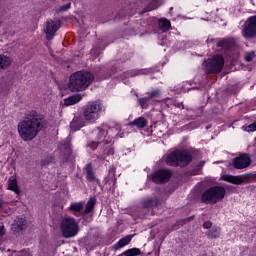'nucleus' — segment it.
<instances>
[{
    "instance_id": "obj_31",
    "label": "nucleus",
    "mask_w": 256,
    "mask_h": 256,
    "mask_svg": "<svg viewBox=\"0 0 256 256\" xmlns=\"http://www.w3.org/2000/svg\"><path fill=\"white\" fill-rule=\"evenodd\" d=\"M69 9H71V3L60 6L57 13H65V11H69Z\"/></svg>"
},
{
    "instance_id": "obj_11",
    "label": "nucleus",
    "mask_w": 256,
    "mask_h": 256,
    "mask_svg": "<svg viewBox=\"0 0 256 256\" xmlns=\"http://www.w3.org/2000/svg\"><path fill=\"white\" fill-rule=\"evenodd\" d=\"M251 165V156L249 154H242L233 159V167L235 169H247Z\"/></svg>"
},
{
    "instance_id": "obj_22",
    "label": "nucleus",
    "mask_w": 256,
    "mask_h": 256,
    "mask_svg": "<svg viewBox=\"0 0 256 256\" xmlns=\"http://www.w3.org/2000/svg\"><path fill=\"white\" fill-rule=\"evenodd\" d=\"M217 46L223 47V49H231L232 47L235 46V42L233 41V39L228 38V39L218 41Z\"/></svg>"
},
{
    "instance_id": "obj_18",
    "label": "nucleus",
    "mask_w": 256,
    "mask_h": 256,
    "mask_svg": "<svg viewBox=\"0 0 256 256\" xmlns=\"http://www.w3.org/2000/svg\"><path fill=\"white\" fill-rule=\"evenodd\" d=\"M8 191H13V193H16V195H19L21 193V190H19V185L17 184V180L15 178H9L8 179Z\"/></svg>"
},
{
    "instance_id": "obj_4",
    "label": "nucleus",
    "mask_w": 256,
    "mask_h": 256,
    "mask_svg": "<svg viewBox=\"0 0 256 256\" xmlns=\"http://www.w3.org/2000/svg\"><path fill=\"white\" fill-rule=\"evenodd\" d=\"M193 161V156L187 150H175L166 158L167 165L172 167H187Z\"/></svg>"
},
{
    "instance_id": "obj_40",
    "label": "nucleus",
    "mask_w": 256,
    "mask_h": 256,
    "mask_svg": "<svg viewBox=\"0 0 256 256\" xmlns=\"http://www.w3.org/2000/svg\"><path fill=\"white\" fill-rule=\"evenodd\" d=\"M178 107H183V103L178 104Z\"/></svg>"
},
{
    "instance_id": "obj_30",
    "label": "nucleus",
    "mask_w": 256,
    "mask_h": 256,
    "mask_svg": "<svg viewBox=\"0 0 256 256\" xmlns=\"http://www.w3.org/2000/svg\"><path fill=\"white\" fill-rule=\"evenodd\" d=\"M86 179H88V181H95V173H93L90 166L87 167Z\"/></svg>"
},
{
    "instance_id": "obj_37",
    "label": "nucleus",
    "mask_w": 256,
    "mask_h": 256,
    "mask_svg": "<svg viewBox=\"0 0 256 256\" xmlns=\"http://www.w3.org/2000/svg\"><path fill=\"white\" fill-rule=\"evenodd\" d=\"M5 235V226L1 225L0 226V237H3Z\"/></svg>"
},
{
    "instance_id": "obj_34",
    "label": "nucleus",
    "mask_w": 256,
    "mask_h": 256,
    "mask_svg": "<svg viewBox=\"0 0 256 256\" xmlns=\"http://www.w3.org/2000/svg\"><path fill=\"white\" fill-rule=\"evenodd\" d=\"M159 95H161V91H159V90H153V91L150 93L149 98H150V99H153V98H155V97H159Z\"/></svg>"
},
{
    "instance_id": "obj_41",
    "label": "nucleus",
    "mask_w": 256,
    "mask_h": 256,
    "mask_svg": "<svg viewBox=\"0 0 256 256\" xmlns=\"http://www.w3.org/2000/svg\"><path fill=\"white\" fill-rule=\"evenodd\" d=\"M153 9H157V7H153V8H151V10H153Z\"/></svg>"
},
{
    "instance_id": "obj_13",
    "label": "nucleus",
    "mask_w": 256,
    "mask_h": 256,
    "mask_svg": "<svg viewBox=\"0 0 256 256\" xmlns=\"http://www.w3.org/2000/svg\"><path fill=\"white\" fill-rule=\"evenodd\" d=\"M14 233H19V231H24L27 229V221L24 218H16L11 226Z\"/></svg>"
},
{
    "instance_id": "obj_2",
    "label": "nucleus",
    "mask_w": 256,
    "mask_h": 256,
    "mask_svg": "<svg viewBox=\"0 0 256 256\" xmlns=\"http://www.w3.org/2000/svg\"><path fill=\"white\" fill-rule=\"evenodd\" d=\"M95 79V76L91 74V72H83L78 71L75 72L70 76V80L68 83V89L72 92H79V91H85L91 83H93V80Z\"/></svg>"
},
{
    "instance_id": "obj_15",
    "label": "nucleus",
    "mask_w": 256,
    "mask_h": 256,
    "mask_svg": "<svg viewBox=\"0 0 256 256\" xmlns=\"http://www.w3.org/2000/svg\"><path fill=\"white\" fill-rule=\"evenodd\" d=\"M148 121L145 117H138L136 119H134L132 122H130V125L132 127H137L138 129H145V127H147L148 125Z\"/></svg>"
},
{
    "instance_id": "obj_26",
    "label": "nucleus",
    "mask_w": 256,
    "mask_h": 256,
    "mask_svg": "<svg viewBox=\"0 0 256 256\" xmlns=\"http://www.w3.org/2000/svg\"><path fill=\"white\" fill-rule=\"evenodd\" d=\"M143 205H144V207H146V209H151L152 207L157 206V200H153L151 198H148L144 201Z\"/></svg>"
},
{
    "instance_id": "obj_12",
    "label": "nucleus",
    "mask_w": 256,
    "mask_h": 256,
    "mask_svg": "<svg viewBox=\"0 0 256 256\" xmlns=\"http://www.w3.org/2000/svg\"><path fill=\"white\" fill-rule=\"evenodd\" d=\"M249 179V174H245L242 176H233V175H224L223 180L227 181L228 183H233V185H241L244 181Z\"/></svg>"
},
{
    "instance_id": "obj_17",
    "label": "nucleus",
    "mask_w": 256,
    "mask_h": 256,
    "mask_svg": "<svg viewBox=\"0 0 256 256\" xmlns=\"http://www.w3.org/2000/svg\"><path fill=\"white\" fill-rule=\"evenodd\" d=\"M81 99H83L81 94L72 95V96H70V97H68L67 99L64 100V105L66 107H69L71 105H75L76 103H79V101H81Z\"/></svg>"
},
{
    "instance_id": "obj_23",
    "label": "nucleus",
    "mask_w": 256,
    "mask_h": 256,
    "mask_svg": "<svg viewBox=\"0 0 256 256\" xmlns=\"http://www.w3.org/2000/svg\"><path fill=\"white\" fill-rule=\"evenodd\" d=\"M96 135H98V141L100 143H103L104 141H107L105 139H107V128H98L96 131H95Z\"/></svg>"
},
{
    "instance_id": "obj_16",
    "label": "nucleus",
    "mask_w": 256,
    "mask_h": 256,
    "mask_svg": "<svg viewBox=\"0 0 256 256\" xmlns=\"http://www.w3.org/2000/svg\"><path fill=\"white\" fill-rule=\"evenodd\" d=\"M208 239H219L221 237V227L213 226L206 232Z\"/></svg>"
},
{
    "instance_id": "obj_14",
    "label": "nucleus",
    "mask_w": 256,
    "mask_h": 256,
    "mask_svg": "<svg viewBox=\"0 0 256 256\" xmlns=\"http://www.w3.org/2000/svg\"><path fill=\"white\" fill-rule=\"evenodd\" d=\"M13 64V58L5 54H0V69L5 70L9 69Z\"/></svg>"
},
{
    "instance_id": "obj_25",
    "label": "nucleus",
    "mask_w": 256,
    "mask_h": 256,
    "mask_svg": "<svg viewBox=\"0 0 256 256\" xmlns=\"http://www.w3.org/2000/svg\"><path fill=\"white\" fill-rule=\"evenodd\" d=\"M140 254L141 250L139 248H131L122 253L125 256H138Z\"/></svg>"
},
{
    "instance_id": "obj_32",
    "label": "nucleus",
    "mask_w": 256,
    "mask_h": 256,
    "mask_svg": "<svg viewBox=\"0 0 256 256\" xmlns=\"http://www.w3.org/2000/svg\"><path fill=\"white\" fill-rule=\"evenodd\" d=\"M63 147L65 148L66 153H68V155H71V140L69 138L65 141Z\"/></svg>"
},
{
    "instance_id": "obj_21",
    "label": "nucleus",
    "mask_w": 256,
    "mask_h": 256,
    "mask_svg": "<svg viewBox=\"0 0 256 256\" xmlns=\"http://www.w3.org/2000/svg\"><path fill=\"white\" fill-rule=\"evenodd\" d=\"M158 27L160 31H163L165 33L169 31V29H171V22L165 18H162L158 20Z\"/></svg>"
},
{
    "instance_id": "obj_38",
    "label": "nucleus",
    "mask_w": 256,
    "mask_h": 256,
    "mask_svg": "<svg viewBox=\"0 0 256 256\" xmlns=\"http://www.w3.org/2000/svg\"><path fill=\"white\" fill-rule=\"evenodd\" d=\"M145 73V71H143V70H139V71H137V73L136 74H134V75H143Z\"/></svg>"
},
{
    "instance_id": "obj_24",
    "label": "nucleus",
    "mask_w": 256,
    "mask_h": 256,
    "mask_svg": "<svg viewBox=\"0 0 256 256\" xmlns=\"http://www.w3.org/2000/svg\"><path fill=\"white\" fill-rule=\"evenodd\" d=\"M97 203V200L95 198H90L85 206L84 213L85 215H89L93 209H95V205Z\"/></svg>"
},
{
    "instance_id": "obj_9",
    "label": "nucleus",
    "mask_w": 256,
    "mask_h": 256,
    "mask_svg": "<svg viewBox=\"0 0 256 256\" xmlns=\"http://www.w3.org/2000/svg\"><path fill=\"white\" fill-rule=\"evenodd\" d=\"M60 28H61V21L48 20L46 22V27L44 29L46 39H48V41H51V39L55 37V33H57V31H59Z\"/></svg>"
},
{
    "instance_id": "obj_3",
    "label": "nucleus",
    "mask_w": 256,
    "mask_h": 256,
    "mask_svg": "<svg viewBox=\"0 0 256 256\" xmlns=\"http://www.w3.org/2000/svg\"><path fill=\"white\" fill-rule=\"evenodd\" d=\"M60 231L64 239H73V237L79 235L81 227L77 219L71 216H65L60 222Z\"/></svg>"
},
{
    "instance_id": "obj_20",
    "label": "nucleus",
    "mask_w": 256,
    "mask_h": 256,
    "mask_svg": "<svg viewBox=\"0 0 256 256\" xmlns=\"http://www.w3.org/2000/svg\"><path fill=\"white\" fill-rule=\"evenodd\" d=\"M131 239H133V235L125 236L115 244L114 249H122V247L129 245V243H131Z\"/></svg>"
},
{
    "instance_id": "obj_39",
    "label": "nucleus",
    "mask_w": 256,
    "mask_h": 256,
    "mask_svg": "<svg viewBox=\"0 0 256 256\" xmlns=\"http://www.w3.org/2000/svg\"><path fill=\"white\" fill-rule=\"evenodd\" d=\"M3 207V200H0V209Z\"/></svg>"
},
{
    "instance_id": "obj_10",
    "label": "nucleus",
    "mask_w": 256,
    "mask_h": 256,
    "mask_svg": "<svg viewBox=\"0 0 256 256\" xmlns=\"http://www.w3.org/2000/svg\"><path fill=\"white\" fill-rule=\"evenodd\" d=\"M173 173L169 169H160L151 175L153 183H167Z\"/></svg>"
},
{
    "instance_id": "obj_19",
    "label": "nucleus",
    "mask_w": 256,
    "mask_h": 256,
    "mask_svg": "<svg viewBox=\"0 0 256 256\" xmlns=\"http://www.w3.org/2000/svg\"><path fill=\"white\" fill-rule=\"evenodd\" d=\"M85 206L84 202H73L69 206V211H72L74 215H77V213H81L83 211V207Z\"/></svg>"
},
{
    "instance_id": "obj_35",
    "label": "nucleus",
    "mask_w": 256,
    "mask_h": 256,
    "mask_svg": "<svg viewBox=\"0 0 256 256\" xmlns=\"http://www.w3.org/2000/svg\"><path fill=\"white\" fill-rule=\"evenodd\" d=\"M88 147H90V149H92V151H95V149H96L97 147H99V142L93 141V142H91V143L88 145Z\"/></svg>"
},
{
    "instance_id": "obj_36",
    "label": "nucleus",
    "mask_w": 256,
    "mask_h": 256,
    "mask_svg": "<svg viewBox=\"0 0 256 256\" xmlns=\"http://www.w3.org/2000/svg\"><path fill=\"white\" fill-rule=\"evenodd\" d=\"M212 223H211V221H206V222H204L203 223V228L204 229H212L211 227H212Z\"/></svg>"
},
{
    "instance_id": "obj_6",
    "label": "nucleus",
    "mask_w": 256,
    "mask_h": 256,
    "mask_svg": "<svg viewBox=\"0 0 256 256\" xmlns=\"http://www.w3.org/2000/svg\"><path fill=\"white\" fill-rule=\"evenodd\" d=\"M103 104L99 101H94L88 103L83 111V119L88 123H95L99 117H101V113H103Z\"/></svg>"
},
{
    "instance_id": "obj_5",
    "label": "nucleus",
    "mask_w": 256,
    "mask_h": 256,
    "mask_svg": "<svg viewBox=\"0 0 256 256\" xmlns=\"http://www.w3.org/2000/svg\"><path fill=\"white\" fill-rule=\"evenodd\" d=\"M225 193L227 192L223 187L213 186L202 193L201 202L206 205H215L222 199H225Z\"/></svg>"
},
{
    "instance_id": "obj_28",
    "label": "nucleus",
    "mask_w": 256,
    "mask_h": 256,
    "mask_svg": "<svg viewBox=\"0 0 256 256\" xmlns=\"http://www.w3.org/2000/svg\"><path fill=\"white\" fill-rule=\"evenodd\" d=\"M151 98H140L139 99V103H140V107H142V109H147L149 107V100Z\"/></svg>"
},
{
    "instance_id": "obj_1",
    "label": "nucleus",
    "mask_w": 256,
    "mask_h": 256,
    "mask_svg": "<svg viewBox=\"0 0 256 256\" xmlns=\"http://www.w3.org/2000/svg\"><path fill=\"white\" fill-rule=\"evenodd\" d=\"M41 129H43V115L33 110L27 112L17 125L18 135L22 141H33Z\"/></svg>"
},
{
    "instance_id": "obj_8",
    "label": "nucleus",
    "mask_w": 256,
    "mask_h": 256,
    "mask_svg": "<svg viewBox=\"0 0 256 256\" xmlns=\"http://www.w3.org/2000/svg\"><path fill=\"white\" fill-rule=\"evenodd\" d=\"M242 37L245 39H254L256 37V15L249 17L243 26Z\"/></svg>"
},
{
    "instance_id": "obj_7",
    "label": "nucleus",
    "mask_w": 256,
    "mask_h": 256,
    "mask_svg": "<svg viewBox=\"0 0 256 256\" xmlns=\"http://www.w3.org/2000/svg\"><path fill=\"white\" fill-rule=\"evenodd\" d=\"M223 67H225V59L222 55L217 54L205 61L204 70L208 75H213L215 73H221Z\"/></svg>"
},
{
    "instance_id": "obj_29",
    "label": "nucleus",
    "mask_w": 256,
    "mask_h": 256,
    "mask_svg": "<svg viewBox=\"0 0 256 256\" xmlns=\"http://www.w3.org/2000/svg\"><path fill=\"white\" fill-rule=\"evenodd\" d=\"M243 131H247L248 133H253V131H256V122L242 127Z\"/></svg>"
},
{
    "instance_id": "obj_33",
    "label": "nucleus",
    "mask_w": 256,
    "mask_h": 256,
    "mask_svg": "<svg viewBox=\"0 0 256 256\" xmlns=\"http://www.w3.org/2000/svg\"><path fill=\"white\" fill-rule=\"evenodd\" d=\"M255 57V52H248L245 55L246 61L250 62Z\"/></svg>"
},
{
    "instance_id": "obj_27",
    "label": "nucleus",
    "mask_w": 256,
    "mask_h": 256,
    "mask_svg": "<svg viewBox=\"0 0 256 256\" xmlns=\"http://www.w3.org/2000/svg\"><path fill=\"white\" fill-rule=\"evenodd\" d=\"M77 123H79V117H76L72 120V122L70 123V127L72 129V131H78V129H81V127H83V124H79L77 126Z\"/></svg>"
}]
</instances>
